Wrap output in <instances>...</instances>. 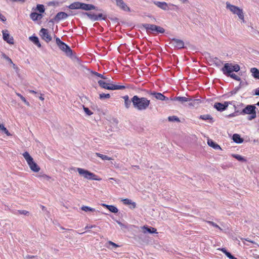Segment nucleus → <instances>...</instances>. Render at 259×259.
I'll list each match as a JSON object with an SVG mask.
<instances>
[{
	"mask_svg": "<svg viewBox=\"0 0 259 259\" xmlns=\"http://www.w3.org/2000/svg\"><path fill=\"white\" fill-rule=\"evenodd\" d=\"M132 102L134 107L138 110H146L149 106L150 101L144 97L140 98L135 95L132 98Z\"/></svg>",
	"mask_w": 259,
	"mask_h": 259,
	"instance_id": "nucleus-1",
	"label": "nucleus"
},
{
	"mask_svg": "<svg viewBox=\"0 0 259 259\" xmlns=\"http://www.w3.org/2000/svg\"><path fill=\"white\" fill-rule=\"evenodd\" d=\"M77 170L80 176L88 180H96L99 181L102 180V179L99 178L98 176L87 169L82 168H77Z\"/></svg>",
	"mask_w": 259,
	"mask_h": 259,
	"instance_id": "nucleus-2",
	"label": "nucleus"
},
{
	"mask_svg": "<svg viewBox=\"0 0 259 259\" xmlns=\"http://www.w3.org/2000/svg\"><path fill=\"white\" fill-rule=\"evenodd\" d=\"M23 156L32 171L37 172L40 170V167L34 161L33 158L28 152H24Z\"/></svg>",
	"mask_w": 259,
	"mask_h": 259,
	"instance_id": "nucleus-3",
	"label": "nucleus"
},
{
	"mask_svg": "<svg viewBox=\"0 0 259 259\" xmlns=\"http://www.w3.org/2000/svg\"><path fill=\"white\" fill-rule=\"evenodd\" d=\"M23 156L32 171L37 172L40 170V167L34 161L33 158L28 152H24Z\"/></svg>",
	"mask_w": 259,
	"mask_h": 259,
	"instance_id": "nucleus-4",
	"label": "nucleus"
},
{
	"mask_svg": "<svg viewBox=\"0 0 259 259\" xmlns=\"http://www.w3.org/2000/svg\"><path fill=\"white\" fill-rule=\"evenodd\" d=\"M23 156L32 171L37 172L40 170V167L34 161L33 158L28 152H24Z\"/></svg>",
	"mask_w": 259,
	"mask_h": 259,
	"instance_id": "nucleus-5",
	"label": "nucleus"
},
{
	"mask_svg": "<svg viewBox=\"0 0 259 259\" xmlns=\"http://www.w3.org/2000/svg\"><path fill=\"white\" fill-rule=\"evenodd\" d=\"M256 106L254 105H247L242 111L241 114H248V119L251 120L256 117Z\"/></svg>",
	"mask_w": 259,
	"mask_h": 259,
	"instance_id": "nucleus-6",
	"label": "nucleus"
},
{
	"mask_svg": "<svg viewBox=\"0 0 259 259\" xmlns=\"http://www.w3.org/2000/svg\"><path fill=\"white\" fill-rule=\"evenodd\" d=\"M226 8L229 10L234 14H236L239 18L244 22L245 20L242 9L237 6L231 5L229 2L226 3Z\"/></svg>",
	"mask_w": 259,
	"mask_h": 259,
	"instance_id": "nucleus-7",
	"label": "nucleus"
},
{
	"mask_svg": "<svg viewBox=\"0 0 259 259\" xmlns=\"http://www.w3.org/2000/svg\"><path fill=\"white\" fill-rule=\"evenodd\" d=\"M99 85L105 89L109 90H123L125 88L124 85H115L112 83L106 82L102 80H97Z\"/></svg>",
	"mask_w": 259,
	"mask_h": 259,
	"instance_id": "nucleus-8",
	"label": "nucleus"
},
{
	"mask_svg": "<svg viewBox=\"0 0 259 259\" xmlns=\"http://www.w3.org/2000/svg\"><path fill=\"white\" fill-rule=\"evenodd\" d=\"M56 41L57 46L59 49L62 51L64 52L67 56H71L72 55V51L70 48L65 44L64 42L62 41L59 38L57 37L56 38Z\"/></svg>",
	"mask_w": 259,
	"mask_h": 259,
	"instance_id": "nucleus-9",
	"label": "nucleus"
},
{
	"mask_svg": "<svg viewBox=\"0 0 259 259\" xmlns=\"http://www.w3.org/2000/svg\"><path fill=\"white\" fill-rule=\"evenodd\" d=\"M240 70V66L238 64L233 65L232 64L226 63L222 71L224 74L227 75L232 73L233 71L238 72Z\"/></svg>",
	"mask_w": 259,
	"mask_h": 259,
	"instance_id": "nucleus-10",
	"label": "nucleus"
},
{
	"mask_svg": "<svg viewBox=\"0 0 259 259\" xmlns=\"http://www.w3.org/2000/svg\"><path fill=\"white\" fill-rule=\"evenodd\" d=\"M142 26L147 31H150L151 32H156L157 33H163L165 31L163 28L154 24L145 23L143 24Z\"/></svg>",
	"mask_w": 259,
	"mask_h": 259,
	"instance_id": "nucleus-11",
	"label": "nucleus"
},
{
	"mask_svg": "<svg viewBox=\"0 0 259 259\" xmlns=\"http://www.w3.org/2000/svg\"><path fill=\"white\" fill-rule=\"evenodd\" d=\"M169 45L172 47L177 48L178 49H182L184 48V41L179 39L172 38L169 42Z\"/></svg>",
	"mask_w": 259,
	"mask_h": 259,
	"instance_id": "nucleus-12",
	"label": "nucleus"
},
{
	"mask_svg": "<svg viewBox=\"0 0 259 259\" xmlns=\"http://www.w3.org/2000/svg\"><path fill=\"white\" fill-rule=\"evenodd\" d=\"M40 36L44 40L49 42L52 40V37L49 34L48 29L45 28H41L40 31Z\"/></svg>",
	"mask_w": 259,
	"mask_h": 259,
	"instance_id": "nucleus-13",
	"label": "nucleus"
},
{
	"mask_svg": "<svg viewBox=\"0 0 259 259\" xmlns=\"http://www.w3.org/2000/svg\"><path fill=\"white\" fill-rule=\"evenodd\" d=\"M148 94L152 96L153 97L155 98V99L161 100V101H164V100H169V99L165 97L163 94L160 93H157L155 92H151L150 91L148 92Z\"/></svg>",
	"mask_w": 259,
	"mask_h": 259,
	"instance_id": "nucleus-14",
	"label": "nucleus"
},
{
	"mask_svg": "<svg viewBox=\"0 0 259 259\" xmlns=\"http://www.w3.org/2000/svg\"><path fill=\"white\" fill-rule=\"evenodd\" d=\"M230 102H225L224 103H215L214 104V108L219 111L225 110L228 106Z\"/></svg>",
	"mask_w": 259,
	"mask_h": 259,
	"instance_id": "nucleus-15",
	"label": "nucleus"
},
{
	"mask_svg": "<svg viewBox=\"0 0 259 259\" xmlns=\"http://www.w3.org/2000/svg\"><path fill=\"white\" fill-rule=\"evenodd\" d=\"M3 36L4 40L6 41L8 43L10 44H13V38L12 36H11L8 33V30H3Z\"/></svg>",
	"mask_w": 259,
	"mask_h": 259,
	"instance_id": "nucleus-16",
	"label": "nucleus"
},
{
	"mask_svg": "<svg viewBox=\"0 0 259 259\" xmlns=\"http://www.w3.org/2000/svg\"><path fill=\"white\" fill-rule=\"evenodd\" d=\"M169 100L173 101H177L183 104L185 102H190L191 98L185 97H175V98H170Z\"/></svg>",
	"mask_w": 259,
	"mask_h": 259,
	"instance_id": "nucleus-17",
	"label": "nucleus"
},
{
	"mask_svg": "<svg viewBox=\"0 0 259 259\" xmlns=\"http://www.w3.org/2000/svg\"><path fill=\"white\" fill-rule=\"evenodd\" d=\"M116 3L117 6L125 11H130V8L122 0H116Z\"/></svg>",
	"mask_w": 259,
	"mask_h": 259,
	"instance_id": "nucleus-18",
	"label": "nucleus"
},
{
	"mask_svg": "<svg viewBox=\"0 0 259 259\" xmlns=\"http://www.w3.org/2000/svg\"><path fill=\"white\" fill-rule=\"evenodd\" d=\"M68 16V15L67 13L61 12L57 13L53 20L55 21L58 22L62 19H65L67 18Z\"/></svg>",
	"mask_w": 259,
	"mask_h": 259,
	"instance_id": "nucleus-19",
	"label": "nucleus"
},
{
	"mask_svg": "<svg viewBox=\"0 0 259 259\" xmlns=\"http://www.w3.org/2000/svg\"><path fill=\"white\" fill-rule=\"evenodd\" d=\"M154 4L156 5L158 8L162 9L164 11H168V4L165 2H154Z\"/></svg>",
	"mask_w": 259,
	"mask_h": 259,
	"instance_id": "nucleus-20",
	"label": "nucleus"
},
{
	"mask_svg": "<svg viewBox=\"0 0 259 259\" xmlns=\"http://www.w3.org/2000/svg\"><path fill=\"white\" fill-rule=\"evenodd\" d=\"M81 6V9L85 11H89L92 10H98L97 9H96V7L94 6L93 5L82 3V5Z\"/></svg>",
	"mask_w": 259,
	"mask_h": 259,
	"instance_id": "nucleus-21",
	"label": "nucleus"
},
{
	"mask_svg": "<svg viewBox=\"0 0 259 259\" xmlns=\"http://www.w3.org/2000/svg\"><path fill=\"white\" fill-rule=\"evenodd\" d=\"M188 105L190 107H197L200 103L201 102V100L199 99H192L191 98V100L190 102H188Z\"/></svg>",
	"mask_w": 259,
	"mask_h": 259,
	"instance_id": "nucleus-22",
	"label": "nucleus"
},
{
	"mask_svg": "<svg viewBox=\"0 0 259 259\" xmlns=\"http://www.w3.org/2000/svg\"><path fill=\"white\" fill-rule=\"evenodd\" d=\"M121 201L125 205H131V208L132 209L135 208L136 207V203L135 202H133L131 199L125 198L122 199Z\"/></svg>",
	"mask_w": 259,
	"mask_h": 259,
	"instance_id": "nucleus-23",
	"label": "nucleus"
},
{
	"mask_svg": "<svg viewBox=\"0 0 259 259\" xmlns=\"http://www.w3.org/2000/svg\"><path fill=\"white\" fill-rule=\"evenodd\" d=\"M209 60L218 67L223 64V62L216 57H210Z\"/></svg>",
	"mask_w": 259,
	"mask_h": 259,
	"instance_id": "nucleus-24",
	"label": "nucleus"
},
{
	"mask_svg": "<svg viewBox=\"0 0 259 259\" xmlns=\"http://www.w3.org/2000/svg\"><path fill=\"white\" fill-rule=\"evenodd\" d=\"M207 144L214 149H222L220 145L213 142L211 139L207 140Z\"/></svg>",
	"mask_w": 259,
	"mask_h": 259,
	"instance_id": "nucleus-25",
	"label": "nucleus"
},
{
	"mask_svg": "<svg viewBox=\"0 0 259 259\" xmlns=\"http://www.w3.org/2000/svg\"><path fill=\"white\" fill-rule=\"evenodd\" d=\"M142 229L144 230V233H146V232H148L149 233H157V230L153 227L148 228L147 226H143Z\"/></svg>",
	"mask_w": 259,
	"mask_h": 259,
	"instance_id": "nucleus-26",
	"label": "nucleus"
},
{
	"mask_svg": "<svg viewBox=\"0 0 259 259\" xmlns=\"http://www.w3.org/2000/svg\"><path fill=\"white\" fill-rule=\"evenodd\" d=\"M29 40L33 42L35 45H36L38 47H41V44L39 42L38 38L36 36H32L29 37Z\"/></svg>",
	"mask_w": 259,
	"mask_h": 259,
	"instance_id": "nucleus-27",
	"label": "nucleus"
},
{
	"mask_svg": "<svg viewBox=\"0 0 259 259\" xmlns=\"http://www.w3.org/2000/svg\"><path fill=\"white\" fill-rule=\"evenodd\" d=\"M103 206L106 207L110 211L113 213H117L118 211L117 208L113 205H109L104 204H103Z\"/></svg>",
	"mask_w": 259,
	"mask_h": 259,
	"instance_id": "nucleus-28",
	"label": "nucleus"
},
{
	"mask_svg": "<svg viewBox=\"0 0 259 259\" xmlns=\"http://www.w3.org/2000/svg\"><path fill=\"white\" fill-rule=\"evenodd\" d=\"M82 3L80 2H75L72 4H71L69 6V8L70 9H81V7Z\"/></svg>",
	"mask_w": 259,
	"mask_h": 259,
	"instance_id": "nucleus-29",
	"label": "nucleus"
},
{
	"mask_svg": "<svg viewBox=\"0 0 259 259\" xmlns=\"http://www.w3.org/2000/svg\"><path fill=\"white\" fill-rule=\"evenodd\" d=\"M233 141L237 143H241L243 142V140L240 137L238 134H234L233 136Z\"/></svg>",
	"mask_w": 259,
	"mask_h": 259,
	"instance_id": "nucleus-30",
	"label": "nucleus"
},
{
	"mask_svg": "<svg viewBox=\"0 0 259 259\" xmlns=\"http://www.w3.org/2000/svg\"><path fill=\"white\" fill-rule=\"evenodd\" d=\"M122 98H123V99L124 100V105H125V107L126 108H128L130 107V106H131V102H132V100H129V98H128V96L127 95L124 96Z\"/></svg>",
	"mask_w": 259,
	"mask_h": 259,
	"instance_id": "nucleus-31",
	"label": "nucleus"
},
{
	"mask_svg": "<svg viewBox=\"0 0 259 259\" xmlns=\"http://www.w3.org/2000/svg\"><path fill=\"white\" fill-rule=\"evenodd\" d=\"M250 72L254 78L259 79V70L257 68H252Z\"/></svg>",
	"mask_w": 259,
	"mask_h": 259,
	"instance_id": "nucleus-32",
	"label": "nucleus"
},
{
	"mask_svg": "<svg viewBox=\"0 0 259 259\" xmlns=\"http://www.w3.org/2000/svg\"><path fill=\"white\" fill-rule=\"evenodd\" d=\"M30 16L31 19L34 21L39 19L41 18V14H39L35 12L31 13Z\"/></svg>",
	"mask_w": 259,
	"mask_h": 259,
	"instance_id": "nucleus-33",
	"label": "nucleus"
},
{
	"mask_svg": "<svg viewBox=\"0 0 259 259\" xmlns=\"http://www.w3.org/2000/svg\"><path fill=\"white\" fill-rule=\"evenodd\" d=\"M232 156L237 159L238 161L246 162V159L240 155L233 154H232Z\"/></svg>",
	"mask_w": 259,
	"mask_h": 259,
	"instance_id": "nucleus-34",
	"label": "nucleus"
},
{
	"mask_svg": "<svg viewBox=\"0 0 259 259\" xmlns=\"http://www.w3.org/2000/svg\"><path fill=\"white\" fill-rule=\"evenodd\" d=\"M96 155L103 160H111L112 159V158L111 157H109L107 156V155H103V154H100L99 153H96Z\"/></svg>",
	"mask_w": 259,
	"mask_h": 259,
	"instance_id": "nucleus-35",
	"label": "nucleus"
},
{
	"mask_svg": "<svg viewBox=\"0 0 259 259\" xmlns=\"http://www.w3.org/2000/svg\"><path fill=\"white\" fill-rule=\"evenodd\" d=\"M84 15H86L91 20L93 21H97V15L91 13H84Z\"/></svg>",
	"mask_w": 259,
	"mask_h": 259,
	"instance_id": "nucleus-36",
	"label": "nucleus"
},
{
	"mask_svg": "<svg viewBox=\"0 0 259 259\" xmlns=\"http://www.w3.org/2000/svg\"><path fill=\"white\" fill-rule=\"evenodd\" d=\"M168 10L178 11L179 9V6L171 3L168 4Z\"/></svg>",
	"mask_w": 259,
	"mask_h": 259,
	"instance_id": "nucleus-37",
	"label": "nucleus"
},
{
	"mask_svg": "<svg viewBox=\"0 0 259 259\" xmlns=\"http://www.w3.org/2000/svg\"><path fill=\"white\" fill-rule=\"evenodd\" d=\"M200 118L203 120H209L210 122H212V118L210 115L205 114L201 115Z\"/></svg>",
	"mask_w": 259,
	"mask_h": 259,
	"instance_id": "nucleus-38",
	"label": "nucleus"
},
{
	"mask_svg": "<svg viewBox=\"0 0 259 259\" xmlns=\"http://www.w3.org/2000/svg\"><path fill=\"white\" fill-rule=\"evenodd\" d=\"M91 73H92V75L95 77V79H96L97 80H98L96 78L97 77H100V78H101L102 79L103 78L104 75L101 74H100V73H99L98 72H95V71H91Z\"/></svg>",
	"mask_w": 259,
	"mask_h": 259,
	"instance_id": "nucleus-39",
	"label": "nucleus"
},
{
	"mask_svg": "<svg viewBox=\"0 0 259 259\" xmlns=\"http://www.w3.org/2000/svg\"><path fill=\"white\" fill-rule=\"evenodd\" d=\"M227 75L230 76L231 78H233L236 80L239 81L240 80V77L238 76L237 75L235 74V73H231L230 74H227Z\"/></svg>",
	"mask_w": 259,
	"mask_h": 259,
	"instance_id": "nucleus-40",
	"label": "nucleus"
},
{
	"mask_svg": "<svg viewBox=\"0 0 259 259\" xmlns=\"http://www.w3.org/2000/svg\"><path fill=\"white\" fill-rule=\"evenodd\" d=\"M81 209L84 211H95V209L93 208H91L90 207L87 206H83L81 207Z\"/></svg>",
	"mask_w": 259,
	"mask_h": 259,
	"instance_id": "nucleus-41",
	"label": "nucleus"
},
{
	"mask_svg": "<svg viewBox=\"0 0 259 259\" xmlns=\"http://www.w3.org/2000/svg\"><path fill=\"white\" fill-rule=\"evenodd\" d=\"M36 10L40 13H44L45 9L43 5H37L36 7Z\"/></svg>",
	"mask_w": 259,
	"mask_h": 259,
	"instance_id": "nucleus-42",
	"label": "nucleus"
},
{
	"mask_svg": "<svg viewBox=\"0 0 259 259\" xmlns=\"http://www.w3.org/2000/svg\"><path fill=\"white\" fill-rule=\"evenodd\" d=\"M110 97L109 94H100L99 95V98L100 99H109Z\"/></svg>",
	"mask_w": 259,
	"mask_h": 259,
	"instance_id": "nucleus-43",
	"label": "nucleus"
},
{
	"mask_svg": "<svg viewBox=\"0 0 259 259\" xmlns=\"http://www.w3.org/2000/svg\"><path fill=\"white\" fill-rule=\"evenodd\" d=\"M168 119L170 121H180L179 118L176 116H169Z\"/></svg>",
	"mask_w": 259,
	"mask_h": 259,
	"instance_id": "nucleus-44",
	"label": "nucleus"
},
{
	"mask_svg": "<svg viewBox=\"0 0 259 259\" xmlns=\"http://www.w3.org/2000/svg\"><path fill=\"white\" fill-rule=\"evenodd\" d=\"M16 95L20 98V99L25 103V104H26L28 106L29 105V102L26 100L25 98L23 96H22L20 94L18 93H16Z\"/></svg>",
	"mask_w": 259,
	"mask_h": 259,
	"instance_id": "nucleus-45",
	"label": "nucleus"
},
{
	"mask_svg": "<svg viewBox=\"0 0 259 259\" xmlns=\"http://www.w3.org/2000/svg\"><path fill=\"white\" fill-rule=\"evenodd\" d=\"M83 110L85 112V113L88 115H91L92 114H93V112H91L89 109L87 107H84V106H83Z\"/></svg>",
	"mask_w": 259,
	"mask_h": 259,
	"instance_id": "nucleus-46",
	"label": "nucleus"
},
{
	"mask_svg": "<svg viewBox=\"0 0 259 259\" xmlns=\"http://www.w3.org/2000/svg\"><path fill=\"white\" fill-rule=\"evenodd\" d=\"M207 223H208L209 224L212 225L214 227L218 228V229L221 230V228L217 224L214 223V222H211V221H207Z\"/></svg>",
	"mask_w": 259,
	"mask_h": 259,
	"instance_id": "nucleus-47",
	"label": "nucleus"
},
{
	"mask_svg": "<svg viewBox=\"0 0 259 259\" xmlns=\"http://www.w3.org/2000/svg\"><path fill=\"white\" fill-rule=\"evenodd\" d=\"M18 212L20 214L28 215L29 214V211L25 210H19Z\"/></svg>",
	"mask_w": 259,
	"mask_h": 259,
	"instance_id": "nucleus-48",
	"label": "nucleus"
},
{
	"mask_svg": "<svg viewBox=\"0 0 259 259\" xmlns=\"http://www.w3.org/2000/svg\"><path fill=\"white\" fill-rule=\"evenodd\" d=\"M3 57L5 58L6 60H7L10 64H13V62L12 60L7 55L5 54H3Z\"/></svg>",
	"mask_w": 259,
	"mask_h": 259,
	"instance_id": "nucleus-49",
	"label": "nucleus"
},
{
	"mask_svg": "<svg viewBox=\"0 0 259 259\" xmlns=\"http://www.w3.org/2000/svg\"><path fill=\"white\" fill-rule=\"evenodd\" d=\"M102 16H103V15L102 14H99V15H97V20L101 19H103V20H105L106 18V17H102Z\"/></svg>",
	"mask_w": 259,
	"mask_h": 259,
	"instance_id": "nucleus-50",
	"label": "nucleus"
},
{
	"mask_svg": "<svg viewBox=\"0 0 259 259\" xmlns=\"http://www.w3.org/2000/svg\"><path fill=\"white\" fill-rule=\"evenodd\" d=\"M108 243L110 245H112L113 246H114V247H119V245L116 244V243H114L113 242L111 241H109L108 242Z\"/></svg>",
	"mask_w": 259,
	"mask_h": 259,
	"instance_id": "nucleus-51",
	"label": "nucleus"
},
{
	"mask_svg": "<svg viewBox=\"0 0 259 259\" xmlns=\"http://www.w3.org/2000/svg\"><path fill=\"white\" fill-rule=\"evenodd\" d=\"M226 255L227 257H228L230 259H237L236 257L232 255L230 252L226 253Z\"/></svg>",
	"mask_w": 259,
	"mask_h": 259,
	"instance_id": "nucleus-52",
	"label": "nucleus"
},
{
	"mask_svg": "<svg viewBox=\"0 0 259 259\" xmlns=\"http://www.w3.org/2000/svg\"><path fill=\"white\" fill-rule=\"evenodd\" d=\"M12 65V66L13 67V68L15 70V71L18 72V71H19V68H18V67L13 63V64H11Z\"/></svg>",
	"mask_w": 259,
	"mask_h": 259,
	"instance_id": "nucleus-53",
	"label": "nucleus"
},
{
	"mask_svg": "<svg viewBox=\"0 0 259 259\" xmlns=\"http://www.w3.org/2000/svg\"><path fill=\"white\" fill-rule=\"evenodd\" d=\"M0 19L2 21H5L6 20V17L0 14Z\"/></svg>",
	"mask_w": 259,
	"mask_h": 259,
	"instance_id": "nucleus-54",
	"label": "nucleus"
},
{
	"mask_svg": "<svg viewBox=\"0 0 259 259\" xmlns=\"http://www.w3.org/2000/svg\"><path fill=\"white\" fill-rule=\"evenodd\" d=\"M223 253H224L226 255V253H229V252L227 251L226 249L224 248H222L221 249H220Z\"/></svg>",
	"mask_w": 259,
	"mask_h": 259,
	"instance_id": "nucleus-55",
	"label": "nucleus"
},
{
	"mask_svg": "<svg viewBox=\"0 0 259 259\" xmlns=\"http://www.w3.org/2000/svg\"><path fill=\"white\" fill-rule=\"evenodd\" d=\"M254 95L256 96H259V88L255 90Z\"/></svg>",
	"mask_w": 259,
	"mask_h": 259,
	"instance_id": "nucleus-56",
	"label": "nucleus"
},
{
	"mask_svg": "<svg viewBox=\"0 0 259 259\" xmlns=\"http://www.w3.org/2000/svg\"><path fill=\"white\" fill-rule=\"evenodd\" d=\"M3 132H4L5 134H6L7 136L11 135V134L9 133V131H2Z\"/></svg>",
	"mask_w": 259,
	"mask_h": 259,
	"instance_id": "nucleus-57",
	"label": "nucleus"
},
{
	"mask_svg": "<svg viewBox=\"0 0 259 259\" xmlns=\"http://www.w3.org/2000/svg\"><path fill=\"white\" fill-rule=\"evenodd\" d=\"M103 79L106 80L107 82H110V79L107 76H104Z\"/></svg>",
	"mask_w": 259,
	"mask_h": 259,
	"instance_id": "nucleus-58",
	"label": "nucleus"
},
{
	"mask_svg": "<svg viewBox=\"0 0 259 259\" xmlns=\"http://www.w3.org/2000/svg\"><path fill=\"white\" fill-rule=\"evenodd\" d=\"M42 177L45 178H46V179H47L48 180H50L51 179V177L47 176V175H44L42 176Z\"/></svg>",
	"mask_w": 259,
	"mask_h": 259,
	"instance_id": "nucleus-59",
	"label": "nucleus"
},
{
	"mask_svg": "<svg viewBox=\"0 0 259 259\" xmlns=\"http://www.w3.org/2000/svg\"><path fill=\"white\" fill-rule=\"evenodd\" d=\"M182 4H186L188 3V0H179Z\"/></svg>",
	"mask_w": 259,
	"mask_h": 259,
	"instance_id": "nucleus-60",
	"label": "nucleus"
},
{
	"mask_svg": "<svg viewBox=\"0 0 259 259\" xmlns=\"http://www.w3.org/2000/svg\"><path fill=\"white\" fill-rule=\"evenodd\" d=\"M95 227V226H93V225H91V226H86L85 227V229H92V228H93V227Z\"/></svg>",
	"mask_w": 259,
	"mask_h": 259,
	"instance_id": "nucleus-61",
	"label": "nucleus"
},
{
	"mask_svg": "<svg viewBox=\"0 0 259 259\" xmlns=\"http://www.w3.org/2000/svg\"><path fill=\"white\" fill-rule=\"evenodd\" d=\"M39 99L41 100V101L44 100V98L42 97V95L40 94V96L39 97Z\"/></svg>",
	"mask_w": 259,
	"mask_h": 259,
	"instance_id": "nucleus-62",
	"label": "nucleus"
},
{
	"mask_svg": "<svg viewBox=\"0 0 259 259\" xmlns=\"http://www.w3.org/2000/svg\"><path fill=\"white\" fill-rule=\"evenodd\" d=\"M40 207L41 208V209L42 210H46V207L45 206H44V205H40Z\"/></svg>",
	"mask_w": 259,
	"mask_h": 259,
	"instance_id": "nucleus-63",
	"label": "nucleus"
},
{
	"mask_svg": "<svg viewBox=\"0 0 259 259\" xmlns=\"http://www.w3.org/2000/svg\"><path fill=\"white\" fill-rule=\"evenodd\" d=\"M29 92L31 93H33V94H36V92H35L34 91H33V90H29Z\"/></svg>",
	"mask_w": 259,
	"mask_h": 259,
	"instance_id": "nucleus-64",
	"label": "nucleus"
}]
</instances>
